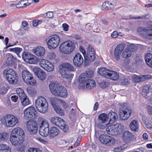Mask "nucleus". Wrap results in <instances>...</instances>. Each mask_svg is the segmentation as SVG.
I'll return each instance as SVG.
<instances>
[{
  "label": "nucleus",
  "mask_w": 152,
  "mask_h": 152,
  "mask_svg": "<svg viewBox=\"0 0 152 152\" xmlns=\"http://www.w3.org/2000/svg\"><path fill=\"white\" fill-rule=\"evenodd\" d=\"M58 130L56 127H51L49 132V136L50 137L53 138L57 136L59 134Z\"/></svg>",
  "instance_id": "nucleus-29"
},
{
  "label": "nucleus",
  "mask_w": 152,
  "mask_h": 152,
  "mask_svg": "<svg viewBox=\"0 0 152 152\" xmlns=\"http://www.w3.org/2000/svg\"><path fill=\"white\" fill-rule=\"evenodd\" d=\"M79 50L80 52L83 54L84 56V55H86V53L84 48L83 46H80L79 47Z\"/></svg>",
  "instance_id": "nucleus-62"
},
{
  "label": "nucleus",
  "mask_w": 152,
  "mask_h": 152,
  "mask_svg": "<svg viewBox=\"0 0 152 152\" xmlns=\"http://www.w3.org/2000/svg\"><path fill=\"white\" fill-rule=\"evenodd\" d=\"M75 48V43L69 40L64 42L60 45L59 50L62 53L69 54L72 53Z\"/></svg>",
  "instance_id": "nucleus-5"
},
{
  "label": "nucleus",
  "mask_w": 152,
  "mask_h": 152,
  "mask_svg": "<svg viewBox=\"0 0 152 152\" xmlns=\"http://www.w3.org/2000/svg\"><path fill=\"white\" fill-rule=\"evenodd\" d=\"M133 77L134 81L138 83L150 79L151 78V76L150 75L138 76L134 75Z\"/></svg>",
  "instance_id": "nucleus-24"
},
{
  "label": "nucleus",
  "mask_w": 152,
  "mask_h": 152,
  "mask_svg": "<svg viewBox=\"0 0 152 152\" xmlns=\"http://www.w3.org/2000/svg\"><path fill=\"white\" fill-rule=\"evenodd\" d=\"M28 152H41V151L37 148H30L28 149Z\"/></svg>",
  "instance_id": "nucleus-56"
},
{
  "label": "nucleus",
  "mask_w": 152,
  "mask_h": 152,
  "mask_svg": "<svg viewBox=\"0 0 152 152\" xmlns=\"http://www.w3.org/2000/svg\"><path fill=\"white\" fill-rule=\"evenodd\" d=\"M99 121L98 126L100 129H103L105 128L109 124L107 115L104 113L100 114L98 117Z\"/></svg>",
  "instance_id": "nucleus-14"
},
{
  "label": "nucleus",
  "mask_w": 152,
  "mask_h": 152,
  "mask_svg": "<svg viewBox=\"0 0 152 152\" xmlns=\"http://www.w3.org/2000/svg\"><path fill=\"white\" fill-rule=\"evenodd\" d=\"M26 129L31 134H35L37 131V127L36 122L33 120H30L26 123Z\"/></svg>",
  "instance_id": "nucleus-16"
},
{
  "label": "nucleus",
  "mask_w": 152,
  "mask_h": 152,
  "mask_svg": "<svg viewBox=\"0 0 152 152\" xmlns=\"http://www.w3.org/2000/svg\"><path fill=\"white\" fill-rule=\"evenodd\" d=\"M54 68L53 64L49 61L44 69L48 72H50L53 71Z\"/></svg>",
  "instance_id": "nucleus-42"
},
{
  "label": "nucleus",
  "mask_w": 152,
  "mask_h": 152,
  "mask_svg": "<svg viewBox=\"0 0 152 152\" xmlns=\"http://www.w3.org/2000/svg\"><path fill=\"white\" fill-rule=\"evenodd\" d=\"M61 84L55 81H52L49 85V87L52 94L55 96V92H57Z\"/></svg>",
  "instance_id": "nucleus-20"
},
{
  "label": "nucleus",
  "mask_w": 152,
  "mask_h": 152,
  "mask_svg": "<svg viewBox=\"0 0 152 152\" xmlns=\"http://www.w3.org/2000/svg\"><path fill=\"white\" fill-rule=\"evenodd\" d=\"M38 121L40 124L39 133L42 136L47 137L49 133V124L46 119L40 117L38 118Z\"/></svg>",
  "instance_id": "nucleus-7"
},
{
  "label": "nucleus",
  "mask_w": 152,
  "mask_h": 152,
  "mask_svg": "<svg viewBox=\"0 0 152 152\" xmlns=\"http://www.w3.org/2000/svg\"><path fill=\"white\" fill-rule=\"evenodd\" d=\"M46 17L47 18H52L53 16V12H48L46 13Z\"/></svg>",
  "instance_id": "nucleus-58"
},
{
  "label": "nucleus",
  "mask_w": 152,
  "mask_h": 152,
  "mask_svg": "<svg viewBox=\"0 0 152 152\" xmlns=\"http://www.w3.org/2000/svg\"><path fill=\"white\" fill-rule=\"evenodd\" d=\"M33 53L38 56H43L45 53L44 48L42 47H39L33 50Z\"/></svg>",
  "instance_id": "nucleus-27"
},
{
  "label": "nucleus",
  "mask_w": 152,
  "mask_h": 152,
  "mask_svg": "<svg viewBox=\"0 0 152 152\" xmlns=\"http://www.w3.org/2000/svg\"><path fill=\"white\" fill-rule=\"evenodd\" d=\"M35 106L38 111L41 113H45L48 111V103L45 98L42 96L38 97L36 100Z\"/></svg>",
  "instance_id": "nucleus-6"
},
{
  "label": "nucleus",
  "mask_w": 152,
  "mask_h": 152,
  "mask_svg": "<svg viewBox=\"0 0 152 152\" xmlns=\"http://www.w3.org/2000/svg\"><path fill=\"white\" fill-rule=\"evenodd\" d=\"M22 58L25 61L29 64H36L38 61V59L36 56L26 52L23 53Z\"/></svg>",
  "instance_id": "nucleus-12"
},
{
  "label": "nucleus",
  "mask_w": 152,
  "mask_h": 152,
  "mask_svg": "<svg viewBox=\"0 0 152 152\" xmlns=\"http://www.w3.org/2000/svg\"><path fill=\"white\" fill-rule=\"evenodd\" d=\"M3 74L10 84L15 85L17 83L18 81V76L13 69L10 68L6 69L4 70Z\"/></svg>",
  "instance_id": "nucleus-3"
},
{
  "label": "nucleus",
  "mask_w": 152,
  "mask_h": 152,
  "mask_svg": "<svg viewBox=\"0 0 152 152\" xmlns=\"http://www.w3.org/2000/svg\"><path fill=\"white\" fill-rule=\"evenodd\" d=\"M36 76L39 79L41 80H44L46 77V75L45 72L42 70L37 74Z\"/></svg>",
  "instance_id": "nucleus-39"
},
{
  "label": "nucleus",
  "mask_w": 152,
  "mask_h": 152,
  "mask_svg": "<svg viewBox=\"0 0 152 152\" xmlns=\"http://www.w3.org/2000/svg\"><path fill=\"white\" fill-rule=\"evenodd\" d=\"M129 78L128 77H125L121 80L122 84L124 85H128L130 83Z\"/></svg>",
  "instance_id": "nucleus-52"
},
{
  "label": "nucleus",
  "mask_w": 152,
  "mask_h": 152,
  "mask_svg": "<svg viewBox=\"0 0 152 152\" xmlns=\"http://www.w3.org/2000/svg\"><path fill=\"white\" fill-rule=\"evenodd\" d=\"M118 35V34L117 31H115L111 34V37L113 38L117 37Z\"/></svg>",
  "instance_id": "nucleus-61"
},
{
  "label": "nucleus",
  "mask_w": 152,
  "mask_h": 152,
  "mask_svg": "<svg viewBox=\"0 0 152 152\" xmlns=\"http://www.w3.org/2000/svg\"><path fill=\"white\" fill-rule=\"evenodd\" d=\"M73 61L74 65L76 66H78L82 65L83 59L80 53H77L74 57Z\"/></svg>",
  "instance_id": "nucleus-21"
},
{
  "label": "nucleus",
  "mask_w": 152,
  "mask_h": 152,
  "mask_svg": "<svg viewBox=\"0 0 152 152\" xmlns=\"http://www.w3.org/2000/svg\"><path fill=\"white\" fill-rule=\"evenodd\" d=\"M61 118L56 117H53L51 119L50 121L52 123L57 126L60 121L59 119Z\"/></svg>",
  "instance_id": "nucleus-48"
},
{
  "label": "nucleus",
  "mask_w": 152,
  "mask_h": 152,
  "mask_svg": "<svg viewBox=\"0 0 152 152\" xmlns=\"http://www.w3.org/2000/svg\"><path fill=\"white\" fill-rule=\"evenodd\" d=\"M126 44L124 43H121L118 45L114 50V56L115 59L117 61L120 59V57L121 52L125 48Z\"/></svg>",
  "instance_id": "nucleus-17"
},
{
  "label": "nucleus",
  "mask_w": 152,
  "mask_h": 152,
  "mask_svg": "<svg viewBox=\"0 0 152 152\" xmlns=\"http://www.w3.org/2000/svg\"><path fill=\"white\" fill-rule=\"evenodd\" d=\"M55 96L65 98L67 95L66 90L61 84L57 92H55Z\"/></svg>",
  "instance_id": "nucleus-23"
},
{
  "label": "nucleus",
  "mask_w": 152,
  "mask_h": 152,
  "mask_svg": "<svg viewBox=\"0 0 152 152\" xmlns=\"http://www.w3.org/2000/svg\"><path fill=\"white\" fill-rule=\"evenodd\" d=\"M10 51L15 53L18 56L20 53L22 51V48H10L9 49Z\"/></svg>",
  "instance_id": "nucleus-45"
},
{
  "label": "nucleus",
  "mask_w": 152,
  "mask_h": 152,
  "mask_svg": "<svg viewBox=\"0 0 152 152\" xmlns=\"http://www.w3.org/2000/svg\"><path fill=\"white\" fill-rule=\"evenodd\" d=\"M22 104L24 106H25L29 104V99L26 95L20 98Z\"/></svg>",
  "instance_id": "nucleus-34"
},
{
  "label": "nucleus",
  "mask_w": 152,
  "mask_h": 152,
  "mask_svg": "<svg viewBox=\"0 0 152 152\" xmlns=\"http://www.w3.org/2000/svg\"><path fill=\"white\" fill-rule=\"evenodd\" d=\"M11 99L13 102H16L18 99V97L15 95H13L11 97Z\"/></svg>",
  "instance_id": "nucleus-60"
},
{
  "label": "nucleus",
  "mask_w": 152,
  "mask_h": 152,
  "mask_svg": "<svg viewBox=\"0 0 152 152\" xmlns=\"http://www.w3.org/2000/svg\"><path fill=\"white\" fill-rule=\"evenodd\" d=\"M84 63L86 65H88L94 61L96 58L95 52L93 47L88 45L87 47V52L84 56Z\"/></svg>",
  "instance_id": "nucleus-8"
},
{
  "label": "nucleus",
  "mask_w": 152,
  "mask_h": 152,
  "mask_svg": "<svg viewBox=\"0 0 152 152\" xmlns=\"http://www.w3.org/2000/svg\"><path fill=\"white\" fill-rule=\"evenodd\" d=\"M48 58L50 60L54 61L56 58V56L54 53L53 52H49L47 55Z\"/></svg>",
  "instance_id": "nucleus-47"
},
{
  "label": "nucleus",
  "mask_w": 152,
  "mask_h": 152,
  "mask_svg": "<svg viewBox=\"0 0 152 152\" xmlns=\"http://www.w3.org/2000/svg\"><path fill=\"white\" fill-rule=\"evenodd\" d=\"M108 72L109 73L107 78L115 80H116L119 79V75L116 72L111 70H110Z\"/></svg>",
  "instance_id": "nucleus-25"
},
{
  "label": "nucleus",
  "mask_w": 152,
  "mask_h": 152,
  "mask_svg": "<svg viewBox=\"0 0 152 152\" xmlns=\"http://www.w3.org/2000/svg\"><path fill=\"white\" fill-rule=\"evenodd\" d=\"M98 72L99 74L101 75L104 76L107 78L108 75V73L110 69L102 67L99 69Z\"/></svg>",
  "instance_id": "nucleus-32"
},
{
  "label": "nucleus",
  "mask_w": 152,
  "mask_h": 152,
  "mask_svg": "<svg viewBox=\"0 0 152 152\" xmlns=\"http://www.w3.org/2000/svg\"><path fill=\"white\" fill-rule=\"evenodd\" d=\"M49 62L48 61L45 59H42L39 61V64L41 68L44 69Z\"/></svg>",
  "instance_id": "nucleus-44"
},
{
  "label": "nucleus",
  "mask_w": 152,
  "mask_h": 152,
  "mask_svg": "<svg viewBox=\"0 0 152 152\" xmlns=\"http://www.w3.org/2000/svg\"><path fill=\"white\" fill-rule=\"evenodd\" d=\"M134 136L133 134L129 131H125L123 136L124 142L126 144H130L134 138Z\"/></svg>",
  "instance_id": "nucleus-19"
},
{
  "label": "nucleus",
  "mask_w": 152,
  "mask_h": 152,
  "mask_svg": "<svg viewBox=\"0 0 152 152\" xmlns=\"http://www.w3.org/2000/svg\"><path fill=\"white\" fill-rule=\"evenodd\" d=\"M115 128L113 125H112L109 126L106 129V131L107 133L109 134L113 135L114 132V129Z\"/></svg>",
  "instance_id": "nucleus-40"
},
{
  "label": "nucleus",
  "mask_w": 152,
  "mask_h": 152,
  "mask_svg": "<svg viewBox=\"0 0 152 152\" xmlns=\"http://www.w3.org/2000/svg\"><path fill=\"white\" fill-rule=\"evenodd\" d=\"M41 68L37 66H35L33 68L32 70L35 73V75H37V74L41 70Z\"/></svg>",
  "instance_id": "nucleus-55"
},
{
  "label": "nucleus",
  "mask_w": 152,
  "mask_h": 152,
  "mask_svg": "<svg viewBox=\"0 0 152 152\" xmlns=\"http://www.w3.org/2000/svg\"><path fill=\"white\" fill-rule=\"evenodd\" d=\"M17 94L19 95V98H22L26 95L24 91L21 88H18L16 90Z\"/></svg>",
  "instance_id": "nucleus-46"
},
{
  "label": "nucleus",
  "mask_w": 152,
  "mask_h": 152,
  "mask_svg": "<svg viewBox=\"0 0 152 152\" xmlns=\"http://www.w3.org/2000/svg\"><path fill=\"white\" fill-rule=\"evenodd\" d=\"M94 72L92 71H87L80 75L78 80L80 85L84 88L91 89L94 88L96 83L95 81L91 78L93 76Z\"/></svg>",
  "instance_id": "nucleus-1"
},
{
  "label": "nucleus",
  "mask_w": 152,
  "mask_h": 152,
  "mask_svg": "<svg viewBox=\"0 0 152 152\" xmlns=\"http://www.w3.org/2000/svg\"><path fill=\"white\" fill-rule=\"evenodd\" d=\"M74 70V67L69 63H64L59 67V72H66L69 71H73Z\"/></svg>",
  "instance_id": "nucleus-22"
},
{
  "label": "nucleus",
  "mask_w": 152,
  "mask_h": 152,
  "mask_svg": "<svg viewBox=\"0 0 152 152\" xmlns=\"http://www.w3.org/2000/svg\"><path fill=\"white\" fill-rule=\"evenodd\" d=\"M108 123L112 124L115 122L118 118L117 114L115 112L109 113L107 115Z\"/></svg>",
  "instance_id": "nucleus-26"
},
{
  "label": "nucleus",
  "mask_w": 152,
  "mask_h": 152,
  "mask_svg": "<svg viewBox=\"0 0 152 152\" xmlns=\"http://www.w3.org/2000/svg\"><path fill=\"white\" fill-rule=\"evenodd\" d=\"M115 128L114 129V135H117L121 134L122 132V129L121 125L118 123L115 124H113Z\"/></svg>",
  "instance_id": "nucleus-30"
},
{
  "label": "nucleus",
  "mask_w": 152,
  "mask_h": 152,
  "mask_svg": "<svg viewBox=\"0 0 152 152\" xmlns=\"http://www.w3.org/2000/svg\"><path fill=\"white\" fill-rule=\"evenodd\" d=\"M8 89V87L7 85H5L2 86L0 89V94H5Z\"/></svg>",
  "instance_id": "nucleus-51"
},
{
  "label": "nucleus",
  "mask_w": 152,
  "mask_h": 152,
  "mask_svg": "<svg viewBox=\"0 0 152 152\" xmlns=\"http://www.w3.org/2000/svg\"><path fill=\"white\" fill-rule=\"evenodd\" d=\"M109 138L110 136L103 134L99 136V140L102 143L105 145Z\"/></svg>",
  "instance_id": "nucleus-33"
},
{
  "label": "nucleus",
  "mask_w": 152,
  "mask_h": 152,
  "mask_svg": "<svg viewBox=\"0 0 152 152\" xmlns=\"http://www.w3.org/2000/svg\"><path fill=\"white\" fill-rule=\"evenodd\" d=\"M24 135V131L21 128H16L11 132L10 141L12 145L18 146L23 142Z\"/></svg>",
  "instance_id": "nucleus-2"
},
{
  "label": "nucleus",
  "mask_w": 152,
  "mask_h": 152,
  "mask_svg": "<svg viewBox=\"0 0 152 152\" xmlns=\"http://www.w3.org/2000/svg\"><path fill=\"white\" fill-rule=\"evenodd\" d=\"M24 1H21L16 4V6L17 8L23 7L27 6V3H24Z\"/></svg>",
  "instance_id": "nucleus-50"
},
{
  "label": "nucleus",
  "mask_w": 152,
  "mask_h": 152,
  "mask_svg": "<svg viewBox=\"0 0 152 152\" xmlns=\"http://www.w3.org/2000/svg\"><path fill=\"white\" fill-rule=\"evenodd\" d=\"M9 134L6 132H3L0 134V142H4L8 139Z\"/></svg>",
  "instance_id": "nucleus-36"
},
{
  "label": "nucleus",
  "mask_w": 152,
  "mask_h": 152,
  "mask_svg": "<svg viewBox=\"0 0 152 152\" xmlns=\"http://www.w3.org/2000/svg\"><path fill=\"white\" fill-rule=\"evenodd\" d=\"M123 149V148L122 146H120L114 148L113 150V151L114 152H120Z\"/></svg>",
  "instance_id": "nucleus-64"
},
{
  "label": "nucleus",
  "mask_w": 152,
  "mask_h": 152,
  "mask_svg": "<svg viewBox=\"0 0 152 152\" xmlns=\"http://www.w3.org/2000/svg\"><path fill=\"white\" fill-rule=\"evenodd\" d=\"M60 42L59 37L57 35L51 36L48 40L47 45L48 48L51 49L55 48L58 46Z\"/></svg>",
  "instance_id": "nucleus-11"
},
{
  "label": "nucleus",
  "mask_w": 152,
  "mask_h": 152,
  "mask_svg": "<svg viewBox=\"0 0 152 152\" xmlns=\"http://www.w3.org/2000/svg\"><path fill=\"white\" fill-rule=\"evenodd\" d=\"M131 113L132 110L130 108L124 104H123L119 112L120 118L124 120H126L130 117Z\"/></svg>",
  "instance_id": "nucleus-10"
},
{
  "label": "nucleus",
  "mask_w": 152,
  "mask_h": 152,
  "mask_svg": "<svg viewBox=\"0 0 152 152\" xmlns=\"http://www.w3.org/2000/svg\"><path fill=\"white\" fill-rule=\"evenodd\" d=\"M61 76L64 78L71 79L73 76V74L69 73H66V72H59Z\"/></svg>",
  "instance_id": "nucleus-37"
},
{
  "label": "nucleus",
  "mask_w": 152,
  "mask_h": 152,
  "mask_svg": "<svg viewBox=\"0 0 152 152\" xmlns=\"http://www.w3.org/2000/svg\"><path fill=\"white\" fill-rule=\"evenodd\" d=\"M108 4L107 3H106L105 2L103 3L101 6V8L102 10H108V7L107 6Z\"/></svg>",
  "instance_id": "nucleus-57"
},
{
  "label": "nucleus",
  "mask_w": 152,
  "mask_h": 152,
  "mask_svg": "<svg viewBox=\"0 0 152 152\" xmlns=\"http://www.w3.org/2000/svg\"><path fill=\"white\" fill-rule=\"evenodd\" d=\"M54 109L57 113L61 116H63L64 115V110L61 108L55 106Z\"/></svg>",
  "instance_id": "nucleus-43"
},
{
  "label": "nucleus",
  "mask_w": 152,
  "mask_h": 152,
  "mask_svg": "<svg viewBox=\"0 0 152 152\" xmlns=\"http://www.w3.org/2000/svg\"><path fill=\"white\" fill-rule=\"evenodd\" d=\"M27 91L28 94L31 96H35L37 93L36 89L32 87H28Z\"/></svg>",
  "instance_id": "nucleus-38"
},
{
  "label": "nucleus",
  "mask_w": 152,
  "mask_h": 152,
  "mask_svg": "<svg viewBox=\"0 0 152 152\" xmlns=\"http://www.w3.org/2000/svg\"><path fill=\"white\" fill-rule=\"evenodd\" d=\"M1 121L2 123L7 127L14 126L18 122L17 117L12 115H7L1 117Z\"/></svg>",
  "instance_id": "nucleus-4"
},
{
  "label": "nucleus",
  "mask_w": 152,
  "mask_h": 152,
  "mask_svg": "<svg viewBox=\"0 0 152 152\" xmlns=\"http://www.w3.org/2000/svg\"><path fill=\"white\" fill-rule=\"evenodd\" d=\"M0 152H11V149L6 144H0Z\"/></svg>",
  "instance_id": "nucleus-35"
},
{
  "label": "nucleus",
  "mask_w": 152,
  "mask_h": 152,
  "mask_svg": "<svg viewBox=\"0 0 152 152\" xmlns=\"http://www.w3.org/2000/svg\"><path fill=\"white\" fill-rule=\"evenodd\" d=\"M142 95L145 98H148V96L150 95L148 88H147V89H143L142 92Z\"/></svg>",
  "instance_id": "nucleus-49"
},
{
  "label": "nucleus",
  "mask_w": 152,
  "mask_h": 152,
  "mask_svg": "<svg viewBox=\"0 0 152 152\" xmlns=\"http://www.w3.org/2000/svg\"><path fill=\"white\" fill-rule=\"evenodd\" d=\"M108 141H107L105 145L108 146H113L115 143V140L113 137L110 136Z\"/></svg>",
  "instance_id": "nucleus-41"
},
{
  "label": "nucleus",
  "mask_w": 152,
  "mask_h": 152,
  "mask_svg": "<svg viewBox=\"0 0 152 152\" xmlns=\"http://www.w3.org/2000/svg\"><path fill=\"white\" fill-rule=\"evenodd\" d=\"M147 112L150 115H152V106H148L147 107Z\"/></svg>",
  "instance_id": "nucleus-63"
},
{
  "label": "nucleus",
  "mask_w": 152,
  "mask_h": 152,
  "mask_svg": "<svg viewBox=\"0 0 152 152\" xmlns=\"http://www.w3.org/2000/svg\"><path fill=\"white\" fill-rule=\"evenodd\" d=\"M145 59L146 63H148L152 59V54L150 53H147L145 56Z\"/></svg>",
  "instance_id": "nucleus-53"
},
{
  "label": "nucleus",
  "mask_w": 152,
  "mask_h": 152,
  "mask_svg": "<svg viewBox=\"0 0 152 152\" xmlns=\"http://www.w3.org/2000/svg\"><path fill=\"white\" fill-rule=\"evenodd\" d=\"M28 25V23L26 21H24L22 23V26L25 30H28V28L27 27Z\"/></svg>",
  "instance_id": "nucleus-59"
},
{
  "label": "nucleus",
  "mask_w": 152,
  "mask_h": 152,
  "mask_svg": "<svg viewBox=\"0 0 152 152\" xmlns=\"http://www.w3.org/2000/svg\"><path fill=\"white\" fill-rule=\"evenodd\" d=\"M60 121H59L58 124L57 125L61 129L63 130L64 132H66L68 130V127L67 125H66L65 123L64 120L61 118L59 119Z\"/></svg>",
  "instance_id": "nucleus-31"
},
{
  "label": "nucleus",
  "mask_w": 152,
  "mask_h": 152,
  "mask_svg": "<svg viewBox=\"0 0 152 152\" xmlns=\"http://www.w3.org/2000/svg\"><path fill=\"white\" fill-rule=\"evenodd\" d=\"M22 76L24 82L27 85L33 86L35 84L36 80L33 78L32 75L26 70L23 71Z\"/></svg>",
  "instance_id": "nucleus-9"
},
{
  "label": "nucleus",
  "mask_w": 152,
  "mask_h": 152,
  "mask_svg": "<svg viewBox=\"0 0 152 152\" xmlns=\"http://www.w3.org/2000/svg\"><path fill=\"white\" fill-rule=\"evenodd\" d=\"M136 50V47L134 44H131L125 49L122 53V56L127 58L131 56L133 52Z\"/></svg>",
  "instance_id": "nucleus-15"
},
{
  "label": "nucleus",
  "mask_w": 152,
  "mask_h": 152,
  "mask_svg": "<svg viewBox=\"0 0 152 152\" xmlns=\"http://www.w3.org/2000/svg\"><path fill=\"white\" fill-rule=\"evenodd\" d=\"M16 58L12 54L7 53L6 56L5 62L7 65L8 66H14L15 65Z\"/></svg>",
  "instance_id": "nucleus-18"
},
{
  "label": "nucleus",
  "mask_w": 152,
  "mask_h": 152,
  "mask_svg": "<svg viewBox=\"0 0 152 152\" xmlns=\"http://www.w3.org/2000/svg\"><path fill=\"white\" fill-rule=\"evenodd\" d=\"M49 99L51 104L53 108H54L55 106H56L55 105V103H56V97H50V98Z\"/></svg>",
  "instance_id": "nucleus-54"
},
{
  "label": "nucleus",
  "mask_w": 152,
  "mask_h": 152,
  "mask_svg": "<svg viewBox=\"0 0 152 152\" xmlns=\"http://www.w3.org/2000/svg\"><path fill=\"white\" fill-rule=\"evenodd\" d=\"M24 116L26 118L35 119L37 117V112L35 108L32 106L28 107L25 109L24 112Z\"/></svg>",
  "instance_id": "nucleus-13"
},
{
  "label": "nucleus",
  "mask_w": 152,
  "mask_h": 152,
  "mask_svg": "<svg viewBox=\"0 0 152 152\" xmlns=\"http://www.w3.org/2000/svg\"><path fill=\"white\" fill-rule=\"evenodd\" d=\"M130 126L132 130L135 132H138L139 127L138 121L136 120L132 121L130 124Z\"/></svg>",
  "instance_id": "nucleus-28"
}]
</instances>
